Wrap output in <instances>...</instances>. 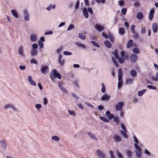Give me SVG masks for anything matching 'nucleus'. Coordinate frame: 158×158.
Here are the masks:
<instances>
[{
    "label": "nucleus",
    "instance_id": "nucleus-20",
    "mask_svg": "<svg viewBox=\"0 0 158 158\" xmlns=\"http://www.w3.org/2000/svg\"><path fill=\"white\" fill-rule=\"evenodd\" d=\"M83 13L84 16L86 18H88L89 17V16L86 8H85L83 9Z\"/></svg>",
    "mask_w": 158,
    "mask_h": 158
},
{
    "label": "nucleus",
    "instance_id": "nucleus-37",
    "mask_svg": "<svg viewBox=\"0 0 158 158\" xmlns=\"http://www.w3.org/2000/svg\"><path fill=\"white\" fill-rule=\"evenodd\" d=\"M135 26L134 25H132L131 26V30L132 33L134 34L135 33Z\"/></svg>",
    "mask_w": 158,
    "mask_h": 158
},
{
    "label": "nucleus",
    "instance_id": "nucleus-12",
    "mask_svg": "<svg viewBox=\"0 0 158 158\" xmlns=\"http://www.w3.org/2000/svg\"><path fill=\"white\" fill-rule=\"evenodd\" d=\"M28 81L29 83L33 86H35L36 84L35 81H33L32 79V77L31 76H29L28 77Z\"/></svg>",
    "mask_w": 158,
    "mask_h": 158
},
{
    "label": "nucleus",
    "instance_id": "nucleus-24",
    "mask_svg": "<svg viewBox=\"0 0 158 158\" xmlns=\"http://www.w3.org/2000/svg\"><path fill=\"white\" fill-rule=\"evenodd\" d=\"M146 91V89H143L141 91H139L138 93V95L139 96H142Z\"/></svg>",
    "mask_w": 158,
    "mask_h": 158
},
{
    "label": "nucleus",
    "instance_id": "nucleus-51",
    "mask_svg": "<svg viewBox=\"0 0 158 158\" xmlns=\"http://www.w3.org/2000/svg\"><path fill=\"white\" fill-rule=\"evenodd\" d=\"M38 44L40 48H42L43 47L44 44L42 42L39 41L38 42Z\"/></svg>",
    "mask_w": 158,
    "mask_h": 158
},
{
    "label": "nucleus",
    "instance_id": "nucleus-31",
    "mask_svg": "<svg viewBox=\"0 0 158 158\" xmlns=\"http://www.w3.org/2000/svg\"><path fill=\"white\" fill-rule=\"evenodd\" d=\"M58 85L59 88L63 92L65 93H67V91L66 90V89L64 88L62 86H61L60 84H59Z\"/></svg>",
    "mask_w": 158,
    "mask_h": 158
},
{
    "label": "nucleus",
    "instance_id": "nucleus-35",
    "mask_svg": "<svg viewBox=\"0 0 158 158\" xmlns=\"http://www.w3.org/2000/svg\"><path fill=\"white\" fill-rule=\"evenodd\" d=\"M100 118L103 122H109V120L105 117H100Z\"/></svg>",
    "mask_w": 158,
    "mask_h": 158
},
{
    "label": "nucleus",
    "instance_id": "nucleus-39",
    "mask_svg": "<svg viewBox=\"0 0 158 158\" xmlns=\"http://www.w3.org/2000/svg\"><path fill=\"white\" fill-rule=\"evenodd\" d=\"M146 32V30L145 27L144 26L141 28V33L142 34H144Z\"/></svg>",
    "mask_w": 158,
    "mask_h": 158
},
{
    "label": "nucleus",
    "instance_id": "nucleus-14",
    "mask_svg": "<svg viewBox=\"0 0 158 158\" xmlns=\"http://www.w3.org/2000/svg\"><path fill=\"white\" fill-rule=\"evenodd\" d=\"M48 69V67L47 66H42L40 69L41 72L43 74H45L46 70Z\"/></svg>",
    "mask_w": 158,
    "mask_h": 158
},
{
    "label": "nucleus",
    "instance_id": "nucleus-40",
    "mask_svg": "<svg viewBox=\"0 0 158 158\" xmlns=\"http://www.w3.org/2000/svg\"><path fill=\"white\" fill-rule=\"evenodd\" d=\"M132 51L135 53H139V49L138 48H135L133 49Z\"/></svg>",
    "mask_w": 158,
    "mask_h": 158
},
{
    "label": "nucleus",
    "instance_id": "nucleus-38",
    "mask_svg": "<svg viewBox=\"0 0 158 158\" xmlns=\"http://www.w3.org/2000/svg\"><path fill=\"white\" fill-rule=\"evenodd\" d=\"M112 59L113 62L114 63L115 65L118 67V64L117 62L114 59L113 57H112Z\"/></svg>",
    "mask_w": 158,
    "mask_h": 158
},
{
    "label": "nucleus",
    "instance_id": "nucleus-50",
    "mask_svg": "<svg viewBox=\"0 0 158 158\" xmlns=\"http://www.w3.org/2000/svg\"><path fill=\"white\" fill-rule=\"evenodd\" d=\"M127 155L129 157H131L132 155L131 152L130 151H127Z\"/></svg>",
    "mask_w": 158,
    "mask_h": 158
},
{
    "label": "nucleus",
    "instance_id": "nucleus-21",
    "mask_svg": "<svg viewBox=\"0 0 158 158\" xmlns=\"http://www.w3.org/2000/svg\"><path fill=\"white\" fill-rule=\"evenodd\" d=\"M114 139L116 142H118L121 140L120 137L117 135H114Z\"/></svg>",
    "mask_w": 158,
    "mask_h": 158
},
{
    "label": "nucleus",
    "instance_id": "nucleus-57",
    "mask_svg": "<svg viewBox=\"0 0 158 158\" xmlns=\"http://www.w3.org/2000/svg\"><path fill=\"white\" fill-rule=\"evenodd\" d=\"M52 139L53 140L58 141L59 140L58 137L56 136H53L52 137Z\"/></svg>",
    "mask_w": 158,
    "mask_h": 158
},
{
    "label": "nucleus",
    "instance_id": "nucleus-63",
    "mask_svg": "<svg viewBox=\"0 0 158 158\" xmlns=\"http://www.w3.org/2000/svg\"><path fill=\"white\" fill-rule=\"evenodd\" d=\"M123 82H118V88H120L122 86Z\"/></svg>",
    "mask_w": 158,
    "mask_h": 158
},
{
    "label": "nucleus",
    "instance_id": "nucleus-47",
    "mask_svg": "<svg viewBox=\"0 0 158 158\" xmlns=\"http://www.w3.org/2000/svg\"><path fill=\"white\" fill-rule=\"evenodd\" d=\"M55 7V6L54 5L52 6L50 5L47 8V10H50L51 9H54Z\"/></svg>",
    "mask_w": 158,
    "mask_h": 158
},
{
    "label": "nucleus",
    "instance_id": "nucleus-9",
    "mask_svg": "<svg viewBox=\"0 0 158 158\" xmlns=\"http://www.w3.org/2000/svg\"><path fill=\"white\" fill-rule=\"evenodd\" d=\"M152 28L153 32L154 33L156 32L158 30V26L156 23L153 24Z\"/></svg>",
    "mask_w": 158,
    "mask_h": 158
},
{
    "label": "nucleus",
    "instance_id": "nucleus-29",
    "mask_svg": "<svg viewBox=\"0 0 158 158\" xmlns=\"http://www.w3.org/2000/svg\"><path fill=\"white\" fill-rule=\"evenodd\" d=\"M87 134L89 135L90 137L93 139H95L97 140V139L95 137V136L92 133L90 132L87 133Z\"/></svg>",
    "mask_w": 158,
    "mask_h": 158
},
{
    "label": "nucleus",
    "instance_id": "nucleus-2",
    "mask_svg": "<svg viewBox=\"0 0 158 158\" xmlns=\"http://www.w3.org/2000/svg\"><path fill=\"white\" fill-rule=\"evenodd\" d=\"M51 77L52 78V76L53 77H57L59 79L61 78L60 75L57 73V71L56 69L52 70L50 73Z\"/></svg>",
    "mask_w": 158,
    "mask_h": 158
},
{
    "label": "nucleus",
    "instance_id": "nucleus-7",
    "mask_svg": "<svg viewBox=\"0 0 158 158\" xmlns=\"http://www.w3.org/2000/svg\"><path fill=\"white\" fill-rule=\"evenodd\" d=\"M155 11L153 9H151L149 15V19L150 20H152Z\"/></svg>",
    "mask_w": 158,
    "mask_h": 158
},
{
    "label": "nucleus",
    "instance_id": "nucleus-8",
    "mask_svg": "<svg viewBox=\"0 0 158 158\" xmlns=\"http://www.w3.org/2000/svg\"><path fill=\"white\" fill-rule=\"evenodd\" d=\"M62 56L61 55H59L58 62L60 65L61 66H62L64 63V59H62Z\"/></svg>",
    "mask_w": 158,
    "mask_h": 158
},
{
    "label": "nucleus",
    "instance_id": "nucleus-25",
    "mask_svg": "<svg viewBox=\"0 0 158 158\" xmlns=\"http://www.w3.org/2000/svg\"><path fill=\"white\" fill-rule=\"evenodd\" d=\"M137 17L138 19H141L143 17V14L141 12H139L137 14Z\"/></svg>",
    "mask_w": 158,
    "mask_h": 158
},
{
    "label": "nucleus",
    "instance_id": "nucleus-11",
    "mask_svg": "<svg viewBox=\"0 0 158 158\" xmlns=\"http://www.w3.org/2000/svg\"><path fill=\"white\" fill-rule=\"evenodd\" d=\"M98 156L100 157L104 158L105 157V155L100 150H98L97 151Z\"/></svg>",
    "mask_w": 158,
    "mask_h": 158
},
{
    "label": "nucleus",
    "instance_id": "nucleus-64",
    "mask_svg": "<svg viewBox=\"0 0 158 158\" xmlns=\"http://www.w3.org/2000/svg\"><path fill=\"white\" fill-rule=\"evenodd\" d=\"M110 155L111 158H114V154H113V152L112 151H110Z\"/></svg>",
    "mask_w": 158,
    "mask_h": 158
},
{
    "label": "nucleus",
    "instance_id": "nucleus-4",
    "mask_svg": "<svg viewBox=\"0 0 158 158\" xmlns=\"http://www.w3.org/2000/svg\"><path fill=\"white\" fill-rule=\"evenodd\" d=\"M121 127L123 129V131L121 130L120 133L122 134L123 136L125 138H127V136L126 134L127 131L125 126L123 124H121Z\"/></svg>",
    "mask_w": 158,
    "mask_h": 158
},
{
    "label": "nucleus",
    "instance_id": "nucleus-26",
    "mask_svg": "<svg viewBox=\"0 0 158 158\" xmlns=\"http://www.w3.org/2000/svg\"><path fill=\"white\" fill-rule=\"evenodd\" d=\"M104 44L108 48H110L111 47V44L108 41H106L104 42Z\"/></svg>",
    "mask_w": 158,
    "mask_h": 158
},
{
    "label": "nucleus",
    "instance_id": "nucleus-61",
    "mask_svg": "<svg viewBox=\"0 0 158 158\" xmlns=\"http://www.w3.org/2000/svg\"><path fill=\"white\" fill-rule=\"evenodd\" d=\"M38 47V45L36 44H34L32 45V47L35 49H36Z\"/></svg>",
    "mask_w": 158,
    "mask_h": 158
},
{
    "label": "nucleus",
    "instance_id": "nucleus-52",
    "mask_svg": "<svg viewBox=\"0 0 158 158\" xmlns=\"http://www.w3.org/2000/svg\"><path fill=\"white\" fill-rule=\"evenodd\" d=\"M118 76H122V71L121 69H119L118 70Z\"/></svg>",
    "mask_w": 158,
    "mask_h": 158
},
{
    "label": "nucleus",
    "instance_id": "nucleus-1",
    "mask_svg": "<svg viewBox=\"0 0 158 158\" xmlns=\"http://www.w3.org/2000/svg\"><path fill=\"white\" fill-rule=\"evenodd\" d=\"M134 138L135 142L134 145L135 148V152L137 156L140 158L142 156V154L141 149L138 145L139 141L136 137L134 136Z\"/></svg>",
    "mask_w": 158,
    "mask_h": 158
},
{
    "label": "nucleus",
    "instance_id": "nucleus-17",
    "mask_svg": "<svg viewBox=\"0 0 158 158\" xmlns=\"http://www.w3.org/2000/svg\"><path fill=\"white\" fill-rule=\"evenodd\" d=\"M119 33L121 35H123L125 33L124 29L123 28L120 27L118 29Z\"/></svg>",
    "mask_w": 158,
    "mask_h": 158
},
{
    "label": "nucleus",
    "instance_id": "nucleus-10",
    "mask_svg": "<svg viewBox=\"0 0 158 158\" xmlns=\"http://www.w3.org/2000/svg\"><path fill=\"white\" fill-rule=\"evenodd\" d=\"M138 59L136 55L135 54H132L130 56L131 61L133 62H135Z\"/></svg>",
    "mask_w": 158,
    "mask_h": 158
},
{
    "label": "nucleus",
    "instance_id": "nucleus-36",
    "mask_svg": "<svg viewBox=\"0 0 158 158\" xmlns=\"http://www.w3.org/2000/svg\"><path fill=\"white\" fill-rule=\"evenodd\" d=\"M36 39V37L35 35H31V40L32 42L35 41Z\"/></svg>",
    "mask_w": 158,
    "mask_h": 158
},
{
    "label": "nucleus",
    "instance_id": "nucleus-59",
    "mask_svg": "<svg viewBox=\"0 0 158 158\" xmlns=\"http://www.w3.org/2000/svg\"><path fill=\"white\" fill-rule=\"evenodd\" d=\"M139 3L138 2H136L134 3V6L135 7H138L139 6Z\"/></svg>",
    "mask_w": 158,
    "mask_h": 158
},
{
    "label": "nucleus",
    "instance_id": "nucleus-23",
    "mask_svg": "<svg viewBox=\"0 0 158 158\" xmlns=\"http://www.w3.org/2000/svg\"><path fill=\"white\" fill-rule=\"evenodd\" d=\"M19 54L22 56L23 55V50L22 46H20L19 49Z\"/></svg>",
    "mask_w": 158,
    "mask_h": 158
},
{
    "label": "nucleus",
    "instance_id": "nucleus-48",
    "mask_svg": "<svg viewBox=\"0 0 158 158\" xmlns=\"http://www.w3.org/2000/svg\"><path fill=\"white\" fill-rule=\"evenodd\" d=\"M80 2L79 1H77L75 6L76 9H78L79 7Z\"/></svg>",
    "mask_w": 158,
    "mask_h": 158
},
{
    "label": "nucleus",
    "instance_id": "nucleus-32",
    "mask_svg": "<svg viewBox=\"0 0 158 158\" xmlns=\"http://www.w3.org/2000/svg\"><path fill=\"white\" fill-rule=\"evenodd\" d=\"M37 53V51L36 49H32L31 51V54L32 56L35 55Z\"/></svg>",
    "mask_w": 158,
    "mask_h": 158
},
{
    "label": "nucleus",
    "instance_id": "nucleus-41",
    "mask_svg": "<svg viewBox=\"0 0 158 158\" xmlns=\"http://www.w3.org/2000/svg\"><path fill=\"white\" fill-rule=\"evenodd\" d=\"M90 42L94 46L98 47H99V45L96 42L94 41H91Z\"/></svg>",
    "mask_w": 158,
    "mask_h": 158
},
{
    "label": "nucleus",
    "instance_id": "nucleus-42",
    "mask_svg": "<svg viewBox=\"0 0 158 158\" xmlns=\"http://www.w3.org/2000/svg\"><path fill=\"white\" fill-rule=\"evenodd\" d=\"M133 80L132 79L129 78L127 80L126 83L127 84L131 83L133 82Z\"/></svg>",
    "mask_w": 158,
    "mask_h": 158
},
{
    "label": "nucleus",
    "instance_id": "nucleus-30",
    "mask_svg": "<svg viewBox=\"0 0 158 158\" xmlns=\"http://www.w3.org/2000/svg\"><path fill=\"white\" fill-rule=\"evenodd\" d=\"M114 119V121H115V123H117V124H118L119 122V119L118 117L117 116H114L113 115V117L112 118Z\"/></svg>",
    "mask_w": 158,
    "mask_h": 158
},
{
    "label": "nucleus",
    "instance_id": "nucleus-49",
    "mask_svg": "<svg viewBox=\"0 0 158 158\" xmlns=\"http://www.w3.org/2000/svg\"><path fill=\"white\" fill-rule=\"evenodd\" d=\"M109 38L110 40L112 42H113L114 41V38L113 36L112 35H110L109 36Z\"/></svg>",
    "mask_w": 158,
    "mask_h": 158
},
{
    "label": "nucleus",
    "instance_id": "nucleus-15",
    "mask_svg": "<svg viewBox=\"0 0 158 158\" xmlns=\"http://www.w3.org/2000/svg\"><path fill=\"white\" fill-rule=\"evenodd\" d=\"M110 98V97L109 95H108L107 94H104L102 97L101 100L102 101H108Z\"/></svg>",
    "mask_w": 158,
    "mask_h": 158
},
{
    "label": "nucleus",
    "instance_id": "nucleus-55",
    "mask_svg": "<svg viewBox=\"0 0 158 158\" xmlns=\"http://www.w3.org/2000/svg\"><path fill=\"white\" fill-rule=\"evenodd\" d=\"M117 154L119 158H123V156L121 153L118 152V150H117Z\"/></svg>",
    "mask_w": 158,
    "mask_h": 158
},
{
    "label": "nucleus",
    "instance_id": "nucleus-5",
    "mask_svg": "<svg viewBox=\"0 0 158 158\" xmlns=\"http://www.w3.org/2000/svg\"><path fill=\"white\" fill-rule=\"evenodd\" d=\"M123 106V103L122 102H119L115 106L116 110H121Z\"/></svg>",
    "mask_w": 158,
    "mask_h": 158
},
{
    "label": "nucleus",
    "instance_id": "nucleus-3",
    "mask_svg": "<svg viewBox=\"0 0 158 158\" xmlns=\"http://www.w3.org/2000/svg\"><path fill=\"white\" fill-rule=\"evenodd\" d=\"M113 53L115 56V58L117 59L118 60V61L120 63H122L123 62L124 59L123 58H119V56L118 54V51L117 50H115L114 52H112Z\"/></svg>",
    "mask_w": 158,
    "mask_h": 158
},
{
    "label": "nucleus",
    "instance_id": "nucleus-16",
    "mask_svg": "<svg viewBox=\"0 0 158 158\" xmlns=\"http://www.w3.org/2000/svg\"><path fill=\"white\" fill-rule=\"evenodd\" d=\"M106 115L110 120H111L113 117V115L110 114V112L109 111H107L106 112Z\"/></svg>",
    "mask_w": 158,
    "mask_h": 158
},
{
    "label": "nucleus",
    "instance_id": "nucleus-22",
    "mask_svg": "<svg viewBox=\"0 0 158 158\" xmlns=\"http://www.w3.org/2000/svg\"><path fill=\"white\" fill-rule=\"evenodd\" d=\"M76 44L79 47L81 48H85V46L84 44L80 43L77 42L76 43Z\"/></svg>",
    "mask_w": 158,
    "mask_h": 158
},
{
    "label": "nucleus",
    "instance_id": "nucleus-60",
    "mask_svg": "<svg viewBox=\"0 0 158 158\" xmlns=\"http://www.w3.org/2000/svg\"><path fill=\"white\" fill-rule=\"evenodd\" d=\"M124 3V1L123 0H120L119 1V4L120 6H123Z\"/></svg>",
    "mask_w": 158,
    "mask_h": 158
},
{
    "label": "nucleus",
    "instance_id": "nucleus-33",
    "mask_svg": "<svg viewBox=\"0 0 158 158\" xmlns=\"http://www.w3.org/2000/svg\"><path fill=\"white\" fill-rule=\"evenodd\" d=\"M8 108H11L13 109H15V108L14 106L11 104H7L4 106V108L6 109Z\"/></svg>",
    "mask_w": 158,
    "mask_h": 158
},
{
    "label": "nucleus",
    "instance_id": "nucleus-56",
    "mask_svg": "<svg viewBox=\"0 0 158 158\" xmlns=\"http://www.w3.org/2000/svg\"><path fill=\"white\" fill-rule=\"evenodd\" d=\"M68 112L70 115L73 116H74L75 115V112L73 111L68 110Z\"/></svg>",
    "mask_w": 158,
    "mask_h": 158
},
{
    "label": "nucleus",
    "instance_id": "nucleus-45",
    "mask_svg": "<svg viewBox=\"0 0 158 158\" xmlns=\"http://www.w3.org/2000/svg\"><path fill=\"white\" fill-rule=\"evenodd\" d=\"M98 3H102L104 4L105 2V0H95Z\"/></svg>",
    "mask_w": 158,
    "mask_h": 158
},
{
    "label": "nucleus",
    "instance_id": "nucleus-54",
    "mask_svg": "<svg viewBox=\"0 0 158 158\" xmlns=\"http://www.w3.org/2000/svg\"><path fill=\"white\" fill-rule=\"evenodd\" d=\"M30 62L31 64H37V61L34 59H32L31 60Z\"/></svg>",
    "mask_w": 158,
    "mask_h": 158
},
{
    "label": "nucleus",
    "instance_id": "nucleus-62",
    "mask_svg": "<svg viewBox=\"0 0 158 158\" xmlns=\"http://www.w3.org/2000/svg\"><path fill=\"white\" fill-rule=\"evenodd\" d=\"M35 107L37 109H40L41 107V106L40 104H37L35 105Z\"/></svg>",
    "mask_w": 158,
    "mask_h": 158
},
{
    "label": "nucleus",
    "instance_id": "nucleus-46",
    "mask_svg": "<svg viewBox=\"0 0 158 158\" xmlns=\"http://www.w3.org/2000/svg\"><path fill=\"white\" fill-rule=\"evenodd\" d=\"M147 87L150 89L155 90L156 89V88L155 87L151 85H148Z\"/></svg>",
    "mask_w": 158,
    "mask_h": 158
},
{
    "label": "nucleus",
    "instance_id": "nucleus-43",
    "mask_svg": "<svg viewBox=\"0 0 158 158\" xmlns=\"http://www.w3.org/2000/svg\"><path fill=\"white\" fill-rule=\"evenodd\" d=\"M74 28V25L71 24L69 26L67 29V30L68 31H69V30H70L71 29H73Z\"/></svg>",
    "mask_w": 158,
    "mask_h": 158
},
{
    "label": "nucleus",
    "instance_id": "nucleus-58",
    "mask_svg": "<svg viewBox=\"0 0 158 158\" xmlns=\"http://www.w3.org/2000/svg\"><path fill=\"white\" fill-rule=\"evenodd\" d=\"M63 53L65 55H69L71 54V53L67 51L64 52Z\"/></svg>",
    "mask_w": 158,
    "mask_h": 158
},
{
    "label": "nucleus",
    "instance_id": "nucleus-34",
    "mask_svg": "<svg viewBox=\"0 0 158 158\" xmlns=\"http://www.w3.org/2000/svg\"><path fill=\"white\" fill-rule=\"evenodd\" d=\"M78 36L79 38L82 40H85L86 38L85 35H82V34L80 33H79Z\"/></svg>",
    "mask_w": 158,
    "mask_h": 158
},
{
    "label": "nucleus",
    "instance_id": "nucleus-28",
    "mask_svg": "<svg viewBox=\"0 0 158 158\" xmlns=\"http://www.w3.org/2000/svg\"><path fill=\"white\" fill-rule=\"evenodd\" d=\"M12 15L16 18H18V17L17 12L15 10H12L11 11Z\"/></svg>",
    "mask_w": 158,
    "mask_h": 158
},
{
    "label": "nucleus",
    "instance_id": "nucleus-44",
    "mask_svg": "<svg viewBox=\"0 0 158 158\" xmlns=\"http://www.w3.org/2000/svg\"><path fill=\"white\" fill-rule=\"evenodd\" d=\"M102 88L101 89L102 92L103 93H104L106 92L105 87L103 84H102Z\"/></svg>",
    "mask_w": 158,
    "mask_h": 158
},
{
    "label": "nucleus",
    "instance_id": "nucleus-27",
    "mask_svg": "<svg viewBox=\"0 0 158 158\" xmlns=\"http://www.w3.org/2000/svg\"><path fill=\"white\" fill-rule=\"evenodd\" d=\"M130 74L132 77H135L137 75L136 72L134 70H131Z\"/></svg>",
    "mask_w": 158,
    "mask_h": 158
},
{
    "label": "nucleus",
    "instance_id": "nucleus-18",
    "mask_svg": "<svg viewBox=\"0 0 158 158\" xmlns=\"http://www.w3.org/2000/svg\"><path fill=\"white\" fill-rule=\"evenodd\" d=\"M121 56L123 59H127L128 56L127 55H125V52L123 51H122L121 52Z\"/></svg>",
    "mask_w": 158,
    "mask_h": 158
},
{
    "label": "nucleus",
    "instance_id": "nucleus-6",
    "mask_svg": "<svg viewBox=\"0 0 158 158\" xmlns=\"http://www.w3.org/2000/svg\"><path fill=\"white\" fill-rule=\"evenodd\" d=\"M24 15V19L26 21H28L29 19V15L26 10L25 9L23 10Z\"/></svg>",
    "mask_w": 158,
    "mask_h": 158
},
{
    "label": "nucleus",
    "instance_id": "nucleus-19",
    "mask_svg": "<svg viewBox=\"0 0 158 158\" xmlns=\"http://www.w3.org/2000/svg\"><path fill=\"white\" fill-rule=\"evenodd\" d=\"M133 41L132 40H130L127 44V48H130L132 45Z\"/></svg>",
    "mask_w": 158,
    "mask_h": 158
},
{
    "label": "nucleus",
    "instance_id": "nucleus-13",
    "mask_svg": "<svg viewBox=\"0 0 158 158\" xmlns=\"http://www.w3.org/2000/svg\"><path fill=\"white\" fill-rule=\"evenodd\" d=\"M95 27L99 31H101L104 29L103 27L100 26L98 24H96L95 25Z\"/></svg>",
    "mask_w": 158,
    "mask_h": 158
},
{
    "label": "nucleus",
    "instance_id": "nucleus-53",
    "mask_svg": "<svg viewBox=\"0 0 158 158\" xmlns=\"http://www.w3.org/2000/svg\"><path fill=\"white\" fill-rule=\"evenodd\" d=\"M127 9L126 8H123L122 10V13L124 15H125L127 12Z\"/></svg>",
    "mask_w": 158,
    "mask_h": 158
}]
</instances>
